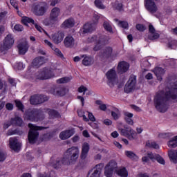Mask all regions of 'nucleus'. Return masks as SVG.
<instances>
[{"instance_id": "21", "label": "nucleus", "mask_w": 177, "mask_h": 177, "mask_svg": "<svg viewBox=\"0 0 177 177\" xmlns=\"http://www.w3.org/2000/svg\"><path fill=\"white\" fill-rule=\"evenodd\" d=\"M96 30V25L93 23H87L84 24L82 30L83 34H88V32H92Z\"/></svg>"}, {"instance_id": "43", "label": "nucleus", "mask_w": 177, "mask_h": 177, "mask_svg": "<svg viewBox=\"0 0 177 177\" xmlns=\"http://www.w3.org/2000/svg\"><path fill=\"white\" fill-rule=\"evenodd\" d=\"M126 156L129 157V158H131V160H137L138 156L135 154L133 151H127L125 152Z\"/></svg>"}, {"instance_id": "3", "label": "nucleus", "mask_w": 177, "mask_h": 177, "mask_svg": "<svg viewBox=\"0 0 177 177\" xmlns=\"http://www.w3.org/2000/svg\"><path fill=\"white\" fill-rule=\"evenodd\" d=\"M28 127L30 128L28 136L29 143L34 145V143L37 142L38 136H39V133L38 131H42V129H45V128L42 127H38L31 123H29Z\"/></svg>"}, {"instance_id": "10", "label": "nucleus", "mask_w": 177, "mask_h": 177, "mask_svg": "<svg viewBox=\"0 0 177 177\" xmlns=\"http://www.w3.org/2000/svg\"><path fill=\"white\" fill-rule=\"evenodd\" d=\"M135 89H136V76L131 75L124 86V92L126 93H131Z\"/></svg>"}, {"instance_id": "44", "label": "nucleus", "mask_w": 177, "mask_h": 177, "mask_svg": "<svg viewBox=\"0 0 177 177\" xmlns=\"http://www.w3.org/2000/svg\"><path fill=\"white\" fill-rule=\"evenodd\" d=\"M111 116L115 120H118V118H120V111L118 110V109H115V111H111Z\"/></svg>"}, {"instance_id": "54", "label": "nucleus", "mask_w": 177, "mask_h": 177, "mask_svg": "<svg viewBox=\"0 0 177 177\" xmlns=\"http://www.w3.org/2000/svg\"><path fill=\"white\" fill-rule=\"evenodd\" d=\"M136 28L138 31H140L141 32H142V31H145V30H146V26H145V25L143 24H137L136 26Z\"/></svg>"}, {"instance_id": "64", "label": "nucleus", "mask_w": 177, "mask_h": 177, "mask_svg": "<svg viewBox=\"0 0 177 177\" xmlns=\"http://www.w3.org/2000/svg\"><path fill=\"white\" fill-rule=\"evenodd\" d=\"M126 122L129 124V125H133V120L131 118H124Z\"/></svg>"}, {"instance_id": "22", "label": "nucleus", "mask_w": 177, "mask_h": 177, "mask_svg": "<svg viewBox=\"0 0 177 177\" xmlns=\"http://www.w3.org/2000/svg\"><path fill=\"white\" fill-rule=\"evenodd\" d=\"M81 57L84 58L82 62V64H83V66L89 67V66H92V64L95 63V59H93V57L89 55H81Z\"/></svg>"}, {"instance_id": "26", "label": "nucleus", "mask_w": 177, "mask_h": 177, "mask_svg": "<svg viewBox=\"0 0 177 177\" xmlns=\"http://www.w3.org/2000/svg\"><path fill=\"white\" fill-rule=\"evenodd\" d=\"M46 63V59L44 57H37L32 61V66L34 67H37V68L39 67H41L42 64H45Z\"/></svg>"}, {"instance_id": "11", "label": "nucleus", "mask_w": 177, "mask_h": 177, "mask_svg": "<svg viewBox=\"0 0 177 177\" xmlns=\"http://www.w3.org/2000/svg\"><path fill=\"white\" fill-rule=\"evenodd\" d=\"M109 39H110L109 37L106 35H99L97 36V44L93 48V50H95V52H97V50H100V49H102V47L104 45H106L107 42H109Z\"/></svg>"}, {"instance_id": "4", "label": "nucleus", "mask_w": 177, "mask_h": 177, "mask_svg": "<svg viewBox=\"0 0 177 177\" xmlns=\"http://www.w3.org/2000/svg\"><path fill=\"white\" fill-rule=\"evenodd\" d=\"M15 44V37L13 35L8 34L4 38L3 42L0 44V52L2 55H6L9 49H12Z\"/></svg>"}, {"instance_id": "60", "label": "nucleus", "mask_w": 177, "mask_h": 177, "mask_svg": "<svg viewBox=\"0 0 177 177\" xmlns=\"http://www.w3.org/2000/svg\"><path fill=\"white\" fill-rule=\"evenodd\" d=\"M99 19H100V17H99V15H97V14H94L93 15L94 22L93 24L96 26V24H97L99 21Z\"/></svg>"}, {"instance_id": "47", "label": "nucleus", "mask_w": 177, "mask_h": 177, "mask_svg": "<svg viewBox=\"0 0 177 177\" xmlns=\"http://www.w3.org/2000/svg\"><path fill=\"white\" fill-rule=\"evenodd\" d=\"M94 3L96 8H98V9H104L106 8L100 0H95Z\"/></svg>"}, {"instance_id": "8", "label": "nucleus", "mask_w": 177, "mask_h": 177, "mask_svg": "<svg viewBox=\"0 0 177 177\" xmlns=\"http://www.w3.org/2000/svg\"><path fill=\"white\" fill-rule=\"evenodd\" d=\"M53 72L52 68L45 67L36 73V80H49L53 77Z\"/></svg>"}, {"instance_id": "56", "label": "nucleus", "mask_w": 177, "mask_h": 177, "mask_svg": "<svg viewBox=\"0 0 177 177\" xmlns=\"http://www.w3.org/2000/svg\"><path fill=\"white\" fill-rule=\"evenodd\" d=\"M14 29L15 31H23L24 30V28H23V26L20 24H17L15 26Z\"/></svg>"}, {"instance_id": "6", "label": "nucleus", "mask_w": 177, "mask_h": 177, "mask_svg": "<svg viewBox=\"0 0 177 177\" xmlns=\"http://www.w3.org/2000/svg\"><path fill=\"white\" fill-rule=\"evenodd\" d=\"M49 7L48 4L45 2H41L37 4H35L32 6V13L35 15V16H44L45 13L48 11Z\"/></svg>"}, {"instance_id": "15", "label": "nucleus", "mask_w": 177, "mask_h": 177, "mask_svg": "<svg viewBox=\"0 0 177 177\" xmlns=\"http://www.w3.org/2000/svg\"><path fill=\"white\" fill-rule=\"evenodd\" d=\"M102 165H97L95 167L90 170L88 173L87 177H100L102 174Z\"/></svg>"}, {"instance_id": "48", "label": "nucleus", "mask_w": 177, "mask_h": 177, "mask_svg": "<svg viewBox=\"0 0 177 177\" xmlns=\"http://www.w3.org/2000/svg\"><path fill=\"white\" fill-rule=\"evenodd\" d=\"M37 97L39 100V104H41V103H44V102H48V97L46 95H37Z\"/></svg>"}, {"instance_id": "16", "label": "nucleus", "mask_w": 177, "mask_h": 177, "mask_svg": "<svg viewBox=\"0 0 177 177\" xmlns=\"http://www.w3.org/2000/svg\"><path fill=\"white\" fill-rule=\"evenodd\" d=\"M129 70V64L125 61H122L118 63V74H124Z\"/></svg>"}, {"instance_id": "7", "label": "nucleus", "mask_w": 177, "mask_h": 177, "mask_svg": "<svg viewBox=\"0 0 177 177\" xmlns=\"http://www.w3.org/2000/svg\"><path fill=\"white\" fill-rule=\"evenodd\" d=\"M154 161L156 160L159 164H162V165H165V160L161 156L157 153H153L152 152H147V156L142 157V160L143 162H149V161Z\"/></svg>"}, {"instance_id": "52", "label": "nucleus", "mask_w": 177, "mask_h": 177, "mask_svg": "<svg viewBox=\"0 0 177 177\" xmlns=\"http://www.w3.org/2000/svg\"><path fill=\"white\" fill-rule=\"evenodd\" d=\"M87 42H96L97 43V35H93L87 39Z\"/></svg>"}, {"instance_id": "35", "label": "nucleus", "mask_w": 177, "mask_h": 177, "mask_svg": "<svg viewBox=\"0 0 177 177\" xmlns=\"http://www.w3.org/2000/svg\"><path fill=\"white\" fill-rule=\"evenodd\" d=\"M169 157L173 160L174 164L177 162V150H171L169 151Z\"/></svg>"}, {"instance_id": "19", "label": "nucleus", "mask_w": 177, "mask_h": 177, "mask_svg": "<svg viewBox=\"0 0 177 177\" xmlns=\"http://www.w3.org/2000/svg\"><path fill=\"white\" fill-rule=\"evenodd\" d=\"M74 133H75L74 129L64 130L59 133V139L66 140V139H70Z\"/></svg>"}, {"instance_id": "46", "label": "nucleus", "mask_w": 177, "mask_h": 177, "mask_svg": "<svg viewBox=\"0 0 177 177\" xmlns=\"http://www.w3.org/2000/svg\"><path fill=\"white\" fill-rule=\"evenodd\" d=\"M118 26L119 27H122V28H125V29H128L129 27V24H128L127 21H118Z\"/></svg>"}, {"instance_id": "57", "label": "nucleus", "mask_w": 177, "mask_h": 177, "mask_svg": "<svg viewBox=\"0 0 177 177\" xmlns=\"http://www.w3.org/2000/svg\"><path fill=\"white\" fill-rule=\"evenodd\" d=\"M136 133L135 131H133V133H130L127 136H125L126 138H129V140H133V139H135V136H136Z\"/></svg>"}, {"instance_id": "17", "label": "nucleus", "mask_w": 177, "mask_h": 177, "mask_svg": "<svg viewBox=\"0 0 177 177\" xmlns=\"http://www.w3.org/2000/svg\"><path fill=\"white\" fill-rule=\"evenodd\" d=\"M50 38L57 45L63 41L64 33L62 31H58L57 33L52 34Z\"/></svg>"}, {"instance_id": "42", "label": "nucleus", "mask_w": 177, "mask_h": 177, "mask_svg": "<svg viewBox=\"0 0 177 177\" xmlns=\"http://www.w3.org/2000/svg\"><path fill=\"white\" fill-rule=\"evenodd\" d=\"M146 146L147 147H152L153 149H156L160 148V147L157 143H156V142H151V141L147 142Z\"/></svg>"}, {"instance_id": "41", "label": "nucleus", "mask_w": 177, "mask_h": 177, "mask_svg": "<svg viewBox=\"0 0 177 177\" xmlns=\"http://www.w3.org/2000/svg\"><path fill=\"white\" fill-rule=\"evenodd\" d=\"M71 81V77H64L59 80H57V84H67V82H70Z\"/></svg>"}, {"instance_id": "63", "label": "nucleus", "mask_w": 177, "mask_h": 177, "mask_svg": "<svg viewBox=\"0 0 177 177\" xmlns=\"http://www.w3.org/2000/svg\"><path fill=\"white\" fill-rule=\"evenodd\" d=\"M6 109H7L8 110H9L10 111L13 110V104L12 103H7L6 104Z\"/></svg>"}, {"instance_id": "23", "label": "nucleus", "mask_w": 177, "mask_h": 177, "mask_svg": "<svg viewBox=\"0 0 177 177\" xmlns=\"http://www.w3.org/2000/svg\"><path fill=\"white\" fill-rule=\"evenodd\" d=\"M18 50L19 55H26L28 50V43L26 41L20 42L18 44Z\"/></svg>"}, {"instance_id": "28", "label": "nucleus", "mask_w": 177, "mask_h": 177, "mask_svg": "<svg viewBox=\"0 0 177 177\" xmlns=\"http://www.w3.org/2000/svg\"><path fill=\"white\" fill-rule=\"evenodd\" d=\"M88 153H89V144L84 142L82 147L80 158L85 160L88 157Z\"/></svg>"}, {"instance_id": "62", "label": "nucleus", "mask_w": 177, "mask_h": 177, "mask_svg": "<svg viewBox=\"0 0 177 177\" xmlns=\"http://www.w3.org/2000/svg\"><path fill=\"white\" fill-rule=\"evenodd\" d=\"M86 91H88V88L84 86H81L79 88H78V92H80V93H82V92H86Z\"/></svg>"}, {"instance_id": "61", "label": "nucleus", "mask_w": 177, "mask_h": 177, "mask_svg": "<svg viewBox=\"0 0 177 177\" xmlns=\"http://www.w3.org/2000/svg\"><path fill=\"white\" fill-rule=\"evenodd\" d=\"M6 135H7V136H10L11 135H17V129H15V130H12V129L8 130Z\"/></svg>"}, {"instance_id": "12", "label": "nucleus", "mask_w": 177, "mask_h": 177, "mask_svg": "<svg viewBox=\"0 0 177 177\" xmlns=\"http://www.w3.org/2000/svg\"><path fill=\"white\" fill-rule=\"evenodd\" d=\"M9 143H10V148L11 150H13L17 153H19V151H20L21 145L20 142H19V140H17V138H10L9 140Z\"/></svg>"}, {"instance_id": "33", "label": "nucleus", "mask_w": 177, "mask_h": 177, "mask_svg": "<svg viewBox=\"0 0 177 177\" xmlns=\"http://www.w3.org/2000/svg\"><path fill=\"white\" fill-rule=\"evenodd\" d=\"M74 19H66L62 24V28H70L71 27H74Z\"/></svg>"}, {"instance_id": "31", "label": "nucleus", "mask_w": 177, "mask_h": 177, "mask_svg": "<svg viewBox=\"0 0 177 177\" xmlns=\"http://www.w3.org/2000/svg\"><path fill=\"white\" fill-rule=\"evenodd\" d=\"M113 55V48L111 47H106L102 51V56L104 59H109Z\"/></svg>"}, {"instance_id": "14", "label": "nucleus", "mask_w": 177, "mask_h": 177, "mask_svg": "<svg viewBox=\"0 0 177 177\" xmlns=\"http://www.w3.org/2000/svg\"><path fill=\"white\" fill-rule=\"evenodd\" d=\"M145 8L149 13H156L157 12L158 8L156 3L153 0H145Z\"/></svg>"}, {"instance_id": "59", "label": "nucleus", "mask_w": 177, "mask_h": 177, "mask_svg": "<svg viewBox=\"0 0 177 177\" xmlns=\"http://www.w3.org/2000/svg\"><path fill=\"white\" fill-rule=\"evenodd\" d=\"M88 115L90 121H92L93 122H95V121H96V118H95V116L92 113L88 112Z\"/></svg>"}, {"instance_id": "1", "label": "nucleus", "mask_w": 177, "mask_h": 177, "mask_svg": "<svg viewBox=\"0 0 177 177\" xmlns=\"http://www.w3.org/2000/svg\"><path fill=\"white\" fill-rule=\"evenodd\" d=\"M25 120L32 121L33 122H38V121H42L45 120V115L44 111L37 109H29L26 111L24 113Z\"/></svg>"}, {"instance_id": "34", "label": "nucleus", "mask_w": 177, "mask_h": 177, "mask_svg": "<svg viewBox=\"0 0 177 177\" xmlns=\"http://www.w3.org/2000/svg\"><path fill=\"white\" fill-rule=\"evenodd\" d=\"M115 171L118 176L128 177V171H127V169L125 167L118 169V170H115Z\"/></svg>"}, {"instance_id": "13", "label": "nucleus", "mask_w": 177, "mask_h": 177, "mask_svg": "<svg viewBox=\"0 0 177 177\" xmlns=\"http://www.w3.org/2000/svg\"><path fill=\"white\" fill-rule=\"evenodd\" d=\"M21 22L25 26H28V23H32V24H34V26H35V28L37 30V31H39V32H42V31H44V29L42 28V27H41V26L38 25V24L35 23L34 19H32V18H30L28 17H24L21 19Z\"/></svg>"}, {"instance_id": "50", "label": "nucleus", "mask_w": 177, "mask_h": 177, "mask_svg": "<svg viewBox=\"0 0 177 177\" xmlns=\"http://www.w3.org/2000/svg\"><path fill=\"white\" fill-rule=\"evenodd\" d=\"M171 136H172L171 133H162L158 135V137L162 139H167L168 138H171Z\"/></svg>"}, {"instance_id": "2", "label": "nucleus", "mask_w": 177, "mask_h": 177, "mask_svg": "<svg viewBox=\"0 0 177 177\" xmlns=\"http://www.w3.org/2000/svg\"><path fill=\"white\" fill-rule=\"evenodd\" d=\"M78 157H80V149L78 147H72L68 148L64 153V162L68 165L74 164L78 160Z\"/></svg>"}, {"instance_id": "36", "label": "nucleus", "mask_w": 177, "mask_h": 177, "mask_svg": "<svg viewBox=\"0 0 177 177\" xmlns=\"http://www.w3.org/2000/svg\"><path fill=\"white\" fill-rule=\"evenodd\" d=\"M168 146L171 149H175L177 147V136H174L168 142Z\"/></svg>"}, {"instance_id": "49", "label": "nucleus", "mask_w": 177, "mask_h": 177, "mask_svg": "<svg viewBox=\"0 0 177 177\" xmlns=\"http://www.w3.org/2000/svg\"><path fill=\"white\" fill-rule=\"evenodd\" d=\"M16 107L19 109L21 111L24 113V105L20 101L15 100Z\"/></svg>"}, {"instance_id": "5", "label": "nucleus", "mask_w": 177, "mask_h": 177, "mask_svg": "<svg viewBox=\"0 0 177 177\" xmlns=\"http://www.w3.org/2000/svg\"><path fill=\"white\" fill-rule=\"evenodd\" d=\"M59 16H60V8L55 7L50 11L49 19H45L44 24L45 26H53L57 21Z\"/></svg>"}, {"instance_id": "24", "label": "nucleus", "mask_w": 177, "mask_h": 177, "mask_svg": "<svg viewBox=\"0 0 177 177\" xmlns=\"http://www.w3.org/2000/svg\"><path fill=\"white\" fill-rule=\"evenodd\" d=\"M43 111L48 114L50 119L59 118V117H60V113L55 109H44Z\"/></svg>"}, {"instance_id": "53", "label": "nucleus", "mask_w": 177, "mask_h": 177, "mask_svg": "<svg viewBox=\"0 0 177 177\" xmlns=\"http://www.w3.org/2000/svg\"><path fill=\"white\" fill-rule=\"evenodd\" d=\"M176 40H173L168 44V48H170V49H175L176 48Z\"/></svg>"}, {"instance_id": "29", "label": "nucleus", "mask_w": 177, "mask_h": 177, "mask_svg": "<svg viewBox=\"0 0 177 177\" xmlns=\"http://www.w3.org/2000/svg\"><path fill=\"white\" fill-rule=\"evenodd\" d=\"M64 44L66 48H73L75 44L74 37L72 36H67L64 40Z\"/></svg>"}, {"instance_id": "39", "label": "nucleus", "mask_w": 177, "mask_h": 177, "mask_svg": "<svg viewBox=\"0 0 177 177\" xmlns=\"http://www.w3.org/2000/svg\"><path fill=\"white\" fill-rule=\"evenodd\" d=\"M95 103L99 106V109L102 110V111H106V110H107V105L103 104L101 100H97Z\"/></svg>"}, {"instance_id": "27", "label": "nucleus", "mask_w": 177, "mask_h": 177, "mask_svg": "<svg viewBox=\"0 0 177 177\" xmlns=\"http://www.w3.org/2000/svg\"><path fill=\"white\" fill-rule=\"evenodd\" d=\"M153 73L156 75L158 81H162V75L165 74V70L161 67H156L153 69Z\"/></svg>"}, {"instance_id": "55", "label": "nucleus", "mask_w": 177, "mask_h": 177, "mask_svg": "<svg viewBox=\"0 0 177 177\" xmlns=\"http://www.w3.org/2000/svg\"><path fill=\"white\" fill-rule=\"evenodd\" d=\"M6 160V154L3 151H0V162H3Z\"/></svg>"}, {"instance_id": "25", "label": "nucleus", "mask_w": 177, "mask_h": 177, "mask_svg": "<svg viewBox=\"0 0 177 177\" xmlns=\"http://www.w3.org/2000/svg\"><path fill=\"white\" fill-rule=\"evenodd\" d=\"M66 160L64 158H57L51 162L52 167L57 169V168H60L62 165H68L67 163H65Z\"/></svg>"}, {"instance_id": "38", "label": "nucleus", "mask_w": 177, "mask_h": 177, "mask_svg": "<svg viewBox=\"0 0 177 177\" xmlns=\"http://www.w3.org/2000/svg\"><path fill=\"white\" fill-rule=\"evenodd\" d=\"M106 168H108L109 169H111L112 171H114L117 168V162L114 160H111L109 162V164L106 165Z\"/></svg>"}, {"instance_id": "18", "label": "nucleus", "mask_w": 177, "mask_h": 177, "mask_svg": "<svg viewBox=\"0 0 177 177\" xmlns=\"http://www.w3.org/2000/svg\"><path fill=\"white\" fill-rule=\"evenodd\" d=\"M149 34L148 35V39H150L151 41H154L160 38V34L156 32V29L154 28V26H153V25L149 26Z\"/></svg>"}, {"instance_id": "30", "label": "nucleus", "mask_w": 177, "mask_h": 177, "mask_svg": "<svg viewBox=\"0 0 177 177\" xmlns=\"http://www.w3.org/2000/svg\"><path fill=\"white\" fill-rule=\"evenodd\" d=\"M119 131H120V135L122 136H127V135L130 133H133L135 131L132 129V128L128 127V126H124V129L119 127Z\"/></svg>"}, {"instance_id": "37", "label": "nucleus", "mask_w": 177, "mask_h": 177, "mask_svg": "<svg viewBox=\"0 0 177 177\" xmlns=\"http://www.w3.org/2000/svg\"><path fill=\"white\" fill-rule=\"evenodd\" d=\"M103 27L104 30H106V31H108V32L113 34V27H111V25L109 21H104L103 23Z\"/></svg>"}, {"instance_id": "9", "label": "nucleus", "mask_w": 177, "mask_h": 177, "mask_svg": "<svg viewBox=\"0 0 177 177\" xmlns=\"http://www.w3.org/2000/svg\"><path fill=\"white\" fill-rule=\"evenodd\" d=\"M106 78L110 88H113L114 85L118 84V77L117 76V72L114 69H111L106 73Z\"/></svg>"}, {"instance_id": "58", "label": "nucleus", "mask_w": 177, "mask_h": 177, "mask_svg": "<svg viewBox=\"0 0 177 177\" xmlns=\"http://www.w3.org/2000/svg\"><path fill=\"white\" fill-rule=\"evenodd\" d=\"M15 68H17V70H23V68H24V66L23 65V63H21V62L17 63L15 64Z\"/></svg>"}, {"instance_id": "20", "label": "nucleus", "mask_w": 177, "mask_h": 177, "mask_svg": "<svg viewBox=\"0 0 177 177\" xmlns=\"http://www.w3.org/2000/svg\"><path fill=\"white\" fill-rule=\"evenodd\" d=\"M50 93L56 96H64L66 95V90L62 86H58L50 88Z\"/></svg>"}, {"instance_id": "45", "label": "nucleus", "mask_w": 177, "mask_h": 177, "mask_svg": "<svg viewBox=\"0 0 177 177\" xmlns=\"http://www.w3.org/2000/svg\"><path fill=\"white\" fill-rule=\"evenodd\" d=\"M114 8L116 10H118V12H124V6L121 3L116 1L114 5Z\"/></svg>"}, {"instance_id": "40", "label": "nucleus", "mask_w": 177, "mask_h": 177, "mask_svg": "<svg viewBox=\"0 0 177 177\" xmlns=\"http://www.w3.org/2000/svg\"><path fill=\"white\" fill-rule=\"evenodd\" d=\"M30 104L37 105L39 104L38 100V95H33L30 99Z\"/></svg>"}, {"instance_id": "32", "label": "nucleus", "mask_w": 177, "mask_h": 177, "mask_svg": "<svg viewBox=\"0 0 177 177\" xmlns=\"http://www.w3.org/2000/svg\"><path fill=\"white\" fill-rule=\"evenodd\" d=\"M11 124L12 125H16L17 127H23V119L19 116H17L11 119Z\"/></svg>"}, {"instance_id": "51", "label": "nucleus", "mask_w": 177, "mask_h": 177, "mask_svg": "<svg viewBox=\"0 0 177 177\" xmlns=\"http://www.w3.org/2000/svg\"><path fill=\"white\" fill-rule=\"evenodd\" d=\"M113 170H112L111 169L105 167V171H104L105 176L113 177Z\"/></svg>"}]
</instances>
